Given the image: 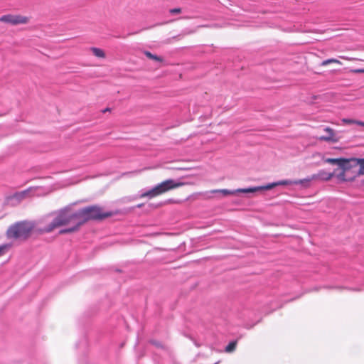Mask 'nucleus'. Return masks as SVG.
Masks as SVG:
<instances>
[{"mask_svg":"<svg viewBox=\"0 0 364 364\" xmlns=\"http://www.w3.org/2000/svg\"><path fill=\"white\" fill-rule=\"evenodd\" d=\"M50 217L52 218L50 223H47L46 219L39 221V224L43 225L36 229L38 234L50 233L61 227L68 228L60 230V234L73 233L81 228L77 211H74L69 207L52 213Z\"/></svg>","mask_w":364,"mask_h":364,"instance_id":"obj_1","label":"nucleus"},{"mask_svg":"<svg viewBox=\"0 0 364 364\" xmlns=\"http://www.w3.org/2000/svg\"><path fill=\"white\" fill-rule=\"evenodd\" d=\"M324 161L338 166L336 178L341 181H353L358 176H364V158H328Z\"/></svg>","mask_w":364,"mask_h":364,"instance_id":"obj_2","label":"nucleus"},{"mask_svg":"<svg viewBox=\"0 0 364 364\" xmlns=\"http://www.w3.org/2000/svg\"><path fill=\"white\" fill-rule=\"evenodd\" d=\"M38 227L32 221L23 220L15 223L11 225L7 231L6 236L9 239L26 240L31 235L32 232Z\"/></svg>","mask_w":364,"mask_h":364,"instance_id":"obj_3","label":"nucleus"},{"mask_svg":"<svg viewBox=\"0 0 364 364\" xmlns=\"http://www.w3.org/2000/svg\"><path fill=\"white\" fill-rule=\"evenodd\" d=\"M80 227L89 220H102L113 215L110 211L105 212L97 205H90L77 211Z\"/></svg>","mask_w":364,"mask_h":364,"instance_id":"obj_4","label":"nucleus"},{"mask_svg":"<svg viewBox=\"0 0 364 364\" xmlns=\"http://www.w3.org/2000/svg\"><path fill=\"white\" fill-rule=\"evenodd\" d=\"M185 183L176 182L173 179H167L158 183L154 186L151 189L141 193L139 196L140 198H146L147 200H151L161 195H163L171 190L178 188L183 186Z\"/></svg>","mask_w":364,"mask_h":364,"instance_id":"obj_5","label":"nucleus"},{"mask_svg":"<svg viewBox=\"0 0 364 364\" xmlns=\"http://www.w3.org/2000/svg\"><path fill=\"white\" fill-rule=\"evenodd\" d=\"M29 21V17L20 14H6L0 17V22L5 23L11 26L27 24Z\"/></svg>","mask_w":364,"mask_h":364,"instance_id":"obj_6","label":"nucleus"},{"mask_svg":"<svg viewBox=\"0 0 364 364\" xmlns=\"http://www.w3.org/2000/svg\"><path fill=\"white\" fill-rule=\"evenodd\" d=\"M338 169H335L333 173H328L323 170L319 171L316 174L312 175V178L314 180H323V181H329L333 176L336 177Z\"/></svg>","mask_w":364,"mask_h":364,"instance_id":"obj_7","label":"nucleus"},{"mask_svg":"<svg viewBox=\"0 0 364 364\" xmlns=\"http://www.w3.org/2000/svg\"><path fill=\"white\" fill-rule=\"evenodd\" d=\"M324 131L326 132V135L321 136L320 137H318V139L320 141L331 142L337 141V139L336 138V132L332 128L326 127L324 129Z\"/></svg>","mask_w":364,"mask_h":364,"instance_id":"obj_8","label":"nucleus"},{"mask_svg":"<svg viewBox=\"0 0 364 364\" xmlns=\"http://www.w3.org/2000/svg\"><path fill=\"white\" fill-rule=\"evenodd\" d=\"M287 185H294V181H291V180H282V181H279L278 182H275V183H269L267 185L265 186V188L267 190H270L277 186H287Z\"/></svg>","mask_w":364,"mask_h":364,"instance_id":"obj_9","label":"nucleus"},{"mask_svg":"<svg viewBox=\"0 0 364 364\" xmlns=\"http://www.w3.org/2000/svg\"><path fill=\"white\" fill-rule=\"evenodd\" d=\"M267 190L265 188V186H257V187H252V188H239L237 189V193H255L259 191H264Z\"/></svg>","mask_w":364,"mask_h":364,"instance_id":"obj_10","label":"nucleus"},{"mask_svg":"<svg viewBox=\"0 0 364 364\" xmlns=\"http://www.w3.org/2000/svg\"><path fill=\"white\" fill-rule=\"evenodd\" d=\"M313 180L314 179L312 178V176H311L306 178L295 180V181H294V185L300 184V185H302L303 186L307 188V187H309L310 182Z\"/></svg>","mask_w":364,"mask_h":364,"instance_id":"obj_11","label":"nucleus"},{"mask_svg":"<svg viewBox=\"0 0 364 364\" xmlns=\"http://www.w3.org/2000/svg\"><path fill=\"white\" fill-rule=\"evenodd\" d=\"M92 53L94 55H95L97 58H105V51L99 48L92 47L90 48Z\"/></svg>","mask_w":364,"mask_h":364,"instance_id":"obj_12","label":"nucleus"},{"mask_svg":"<svg viewBox=\"0 0 364 364\" xmlns=\"http://www.w3.org/2000/svg\"><path fill=\"white\" fill-rule=\"evenodd\" d=\"M210 192L213 193H220L224 196H230V195H234V194H235L237 193L236 190L235 191H230V190H228V189H215V190L210 191Z\"/></svg>","mask_w":364,"mask_h":364,"instance_id":"obj_13","label":"nucleus"},{"mask_svg":"<svg viewBox=\"0 0 364 364\" xmlns=\"http://www.w3.org/2000/svg\"><path fill=\"white\" fill-rule=\"evenodd\" d=\"M144 55L149 59L151 60H155V61H157V62H160V63H162L164 61V59L163 58L160 57V56H158L156 55H154L152 54L151 52L149 51H144Z\"/></svg>","mask_w":364,"mask_h":364,"instance_id":"obj_14","label":"nucleus"},{"mask_svg":"<svg viewBox=\"0 0 364 364\" xmlns=\"http://www.w3.org/2000/svg\"><path fill=\"white\" fill-rule=\"evenodd\" d=\"M331 63H336V64H338V65H341L342 63L338 60V59H336V58H329V59H327V60H325L323 61H322V63H321V66H326L329 64H331Z\"/></svg>","mask_w":364,"mask_h":364,"instance_id":"obj_15","label":"nucleus"},{"mask_svg":"<svg viewBox=\"0 0 364 364\" xmlns=\"http://www.w3.org/2000/svg\"><path fill=\"white\" fill-rule=\"evenodd\" d=\"M237 342L236 341H232L230 342L225 348V351L228 353H231L234 351L236 348Z\"/></svg>","mask_w":364,"mask_h":364,"instance_id":"obj_16","label":"nucleus"},{"mask_svg":"<svg viewBox=\"0 0 364 364\" xmlns=\"http://www.w3.org/2000/svg\"><path fill=\"white\" fill-rule=\"evenodd\" d=\"M356 121L357 120H355V119H346V118H343L342 119V122L345 124H356Z\"/></svg>","mask_w":364,"mask_h":364,"instance_id":"obj_17","label":"nucleus"},{"mask_svg":"<svg viewBox=\"0 0 364 364\" xmlns=\"http://www.w3.org/2000/svg\"><path fill=\"white\" fill-rule=\"evenodd\" d=\"M182 12V9L181 8H174L169 10V13L171 15L179 14Z\"/></svg>","mask_w":364,"mask_h":364,"instance_id":"obj_18","label":"nucleus"},{"mask_svg":"<svg viewBox=\"0 0 364 364\" xmlns=\"http://www.w3.org/2000/svg\"><path fill=\"white\" fill-rule=\"evenodd\" d=\"M9 245H3L0 246V256L3 255L5 252L9 249Z\"/></svg>","mask_w":364,"mask_h":364,"instance_id":"obj_19","label":"nucleus"},{"mask_svg":"<svg viewBox=\"0 0 364 364\" xmlns=\"http://www.w3.org/2000/svg\"><path fill=\"white\" fill-rule=\"evenodd\" d=\"M26 195H27V192L26 191H23V192L18 193L15 194L14 197L16 198L17 199H22Z\"/></svg>","mask_w":364,"mask_h":364,"instance_id":"obj_20","label":"nucleus"},{"mask_svg":"<svg viewBox=\"0 0 364 364\" xmlns=\"http://www.w3.org/2000/svg\"><path fill=\"white\" fill-rule=\"evenodd\" d=\"M353 73H364V69H353L350 70Z\"/></svg>","mask_w":364,"mask_h":364,"instance_id":"obj_21","label":"nucleus"},{"mask_svg":"<svg viewBox=\"0 0 364 364\" xmlns=\"http://www.w3.org/2000/svg\"><path fill=\"white\" fill-rule=\"evenodd\" d=\"M356 124H358L359 126H361V127H364V122L357 120L356 121Z\"/></svg>","mask_w":364,"mask_h":364,"instance_id":"obj_22","label":"nucleus"},{"mask_svg":"<svg viewBox=\"0 0 364 364\" xmlns=\"http://www.w3.org/2000/svg\"><path fill=\"white\" fill-rule=\"evenodd\" d=\"M341 58L342 59H343V60H351L350 58H348V57H346V56H341Z\"/></svg>","mask_w":364,"mask_h":364,"instance_id":"obj_23","label":"nucleus"},{"mask_svg":"<svg viewBox=\"0 0 364 364\" xmlns=\"http://www.w3.org/2000/svg\"><path fill=\"white\" fill-rule=\"evenodd\" d=\"M109 110H110V109H109V108H106V109L103 111V112H108V111H109Z\"/></svg>","mask_w":364,"mask_h":364,"instance_id":"obj_24","label":"nucleus"},{"mask_svg":"<svg viewBox=\"0 0 364 364\" xmlns=\"http://www.w3.org/2000/svg\"><path fill=\"white\" fill-rule=\"evenodd\" d=\"M142 205H143V204H139V205H137V207L141 208V207H142Z\"/></svg>","mask_w":364,"mask_h":364,"instance_id":"obj_25","label":"nucleus"}]
</instances>
